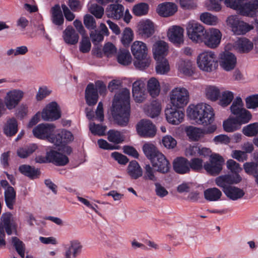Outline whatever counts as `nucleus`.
Here are the masks:
<instances>
[{
  "instance_id": "nucleus-39",
  "label": "nucleus",
  "mask_w": 258,
  "mask_h": 258,
  "mask_svg": "<svg viewBox=\"0 0 258 258\" xmlns=\"http://www.w3.org/2000/svg\"><path fill=\"white\" fill-rule=\"evenodd\" d=\"M118 62L123 66H128L132 62V57L128 50L120 49L117 55Z\"/></svg>"
},
{
  "instance_id": "nucleus-53",
  "label": "nucleus",
  "mask_w": 258,
  "mask_h": 258,
  "mask_svg": "<svg viewBox=\"0 0 258 258\" xmlns=\"http://www.w3.org/2000/svg\"><path fill=\"white\" fill-rule=\"evenodd\" d=\"M238 122L236 120L234 117L229 118L224 121L223 123V128L225 131L227 132H233L237 130V125Z\"/></svg>"
},
{
  "instance_id": "nucleus-17",
  "label": "nucleus",
  "mask_w": 258,
  "mask_h": 258,
  "mask_svg": "<svg viewBox=\"0 0 258 258\" xmlns=\"http://www.w3.org/2000/svg\"><path fill=\"white\" fill-rule=\"evenodd\" d=\"M47 162L52 163L56 166H64L69 162L68 157L60 151L51 149L46 152Z\"/></svg>"
},
{
  "instance_id": "nucleus-3",
  "label": "nucleus",
  "mask_w": 258,
  "mask_h": 258,
  "mask_svg": "<svg viewBox=\"0 0 258 258\" xmlns=\"http://www.w3.org/2000/svg\"><path fill=\"white\" fill-rule=\"evenodd\" d=\"M133 55L136 59L134 62L135 66L141 70L149 67L151 58L148 54V48L146 44L140 41H135L131 46Z\"/></svg>"
},
{
  "instance_id": "nucleus-22",
  "label": "nucleus",
  "mask_w": 258,
  "mask_h": 258,
  "mask_svg": "<svg viewBox=\"0 0 258 258\" xmlns=\"http://www.w3.org/2000/svg\"><path fill=\"white\" fill-rule=\"evenodd\" d=\"M155 32L154 24L149 20L140 21L137 26L138 35L144 38H147L153 35Z\"/></svg>"
},
{
  "instance_id": "nucleus-9",
  "label": "nucleus",
  "mask_w": 258,
  "mask_h": 258,
  "mask_svg": "<svg viewBox=\"0 0 258 258\" xmlns=\"http://www.w3.org/2000/svg\"><path fill=\"white\" fill-rule=\"evenodd\" d=\"M224 162L223 158L218 154L213 153L210 156L209 160L204 164V169L212 176L220 174Z\"/></svg>"
},
{
  "instance_id": "nucleus-34",
  "label": "nucleus",
  "mask_w": 258,
  "mask_h": 258,
  "mask_svg": "<svg viewBox=\"0 0 258 258\" xmlns=\"http://www.w3.org/2000/svg\"><path fill=\"white\" fill-rule=\"evenodd\" d=\"M127 173L134 179H137L143 175V170L139 164L135 160L130 162L127 168Z\"/></svg>"
},
{
  "instance_id": "nucleus-44",
  "label": "nucleus",
  "mask_w": 258,
  "mask_h": 258,
  "mask_svg": "<svg viewBox=\"0 0 258 258\" xmlns=\"http://www.w3.org/2000/svg\"><path fill=\"white\" fill-rule=\"evenodd\" d=\"M143 150L146 157L151 161L158 154L160 153L156 147L152 144H145Z\"/></svg>"
},
{
  "instance_id": "nucleus-51",
  "label": "nucleus",
  "mask_w": 258,
  "mask_h": 258,
  "mask_svg": "<svg viewBox=\"0 0 258 258\" xmlns=\"http://www.w3.org/2000/svg\"><path fill=\"white\" fill-rule=\"evenodd\" d=\"M243 134L247 137H253L258 134V122L249 124L243 127Z\"/></svg>"
},
{
  "instance_id": "nucleus-29",
  "label": "nucleus",
  "mask_w": 258,
  "mask_h": 258,
  "mask_svg": "<svg viewBox=\"0 0 258 258\" xmlns=\"http://www.w3.org/2000/svg\"><path fill=\"white\" fill-rule=\"evenodd\" d=\"M177 10V6L175 4L170 2L160 4L157 8L159 15L164 17L172 16Z\"/></svg>"
},
{
  "instance_id": "nucleus-7",
  "label": "nucleus",
  "mask_w": 258,
  "mask_h": 258,
  "mask_svg": "<svg viewBox=\"0 0 258 258\" xmlns=\"http://www.w3.org/2000/svg\"><path fill=\"white\" fill-rule=\"evenodd\" d=\"M170 102L173 107L181 108L189 102V94L188 90L183 87L174 88L170 93Z\"/></svg>"
},
{
  "instance_id": "nucleus-18",
  "label": "nucleus",
  "mask_w": 258,
  "mask_h": 258,
  "mask_svg": "<svg viewBox=\"0 0 258 258\" xmlns=\"http://www.w3.org/2000/svg\"><path fill=\"white\" fill-rule=\"evenodd\" d=\"M165 114L167 121L172 124H178L182 122L184 116V113L177 109V108L167 106L165 110Z\"/></svg>"
},
{
  "instance_id": "nucleus-49",
  "label": "nucleus",
  "mask_w": 258,
  "mask_h": 258,
  "mask_svg": "<svg viewBox=\"0 0 258 258\" xmlns=\"http://www.w3.org/2000/svg\"><path fill=\"white\" fill-rule=\"evenodd\" d=\"M145 172L143 175V178L145 180H151L156 182L158 178L155 175L156 170H154L149 164H146L144 167Z\"/></svg>"
},
{
  "instance_id": "nucleus-59",
  "label": "nucleus",
  "mask_w": 258,
  "mask_h": 258,
  "mask_svg": "<svg viewBox=\"0 0 258 258\" xmlns=\"http://www.w3.org/2000/svg\"><path fill=\"white\" fill-rule=\"evenodd\" d=\"M91 44L89 37L87 36H82V39L80 43L79 50L84 53H88L91 49Z\"/></svg>"
},
{
  "instance_id": "nucleus-41",
  "label": "nucleus",
  "mask_w": 258,
  "mask_h": 258,
  "mask_svg": "<svg viewBox=\"0 0 258 258\" xmlns=\"http://www.w3.org/2000/svg\"><path fill=\"white\" fill-rule=\"evenodd\" d=\"M147 89L153 97L158 96L160 91L159 83L157 79L152 78L148 81Z\"/></svg>"
},
{
  "instance_id": "nucleus-11",
  "label": "nucleus",
  "mask_w": 258,
  "mask_h": 258,
  "mask_svg": "<svg viewBox=\"0 0 258 258\" xmlns=\"http://www.w3.org/2000/svg\"><path fill=\"white\" fill-rule=\"evenodd\" d=\"M24 93L19 89H13L8 92L4 98L7 108L12 110L16 107L24 97Z\"/></svg>"
},
{
  "instance_id": "nucleus-56",
  "label": "nucleus",
  "mask_w": 258,
  "mask_h": 258,
  "mask_svg": "<svg viewBox=\"0 0 258 258\" xmlns=\"http://www.w3.org/2000/svg\"><path fill=\"white\" fill-rule=\"evenodd\" d=\"M12 243L17 252L22 257L25 256V244L17 237H12Z\"/></svg>"
},
{
  "instance_id": "nucleus-45",
  "label": "nucleus",
  "mask_w": 258,
  "mask_h": 258,
  "mask_svg": "<svg viewBox=\"0 0 258 258\" xmlns=\"http://www.w3.org/2000/svg\"><path fill=\"white\" fill-rule=\"evenodd\" d=\"M220 93V90L216 86H209L205 89V94L207 98L213 101L218 100Z\"/></svg>"
},
{
  "instance_id": "nucleus-63",
  "label": "nucleus",
  "mask_w": 258,
  "mask_h": 258,
  "mask_svg": "<svg viewBox=\"0 0 258 258\" xmlns=\"http://www.w3.org/2000/svg\"><path fill=\"white\" fill-rule=\"evenodd\" d=\"M226 165L227 168L230 170L234 174H238V173L241 170L239 163L232 159H229L227 161Z\"/></svg>"
},
{
  "instance_id": "nucleus-19",
  "label": "nucleus",
  "mask_w": 258,
  "mask_h": 258,
  "mask_svg": "<svg viewBox=\"0 0 258 258\" xmlns=\"http://www.w3.org/2000/svg\"><path fill=\"white\" fill-rule=\"evenodd\" d=\"M220 65L226 71H230L234 69L237 62L235 55L229 51H225L220 54Z\"/></svg>"
},
{
  "instance_id": "nucleus-55",
  "label": "nucleus",
  "mask_w": 258,
  "mask_h": 258,
  "mask_svg": "<svg viewBox=\"0 0 258 258\" xmlns=\"http://www.w3.org/2000/svg\"><path fill=\"white\" fill-rule=\"evenodd\" d=\"M189 163L190 170L200 172L204 168L203 160L201 158H194L189 161Z\"/></svg>"
},
{
  "instance_id": "nucleus-1",
  "label": "nucleus",
  "mask_w": 258,
  "mask_h": 258,
  "mask_svg": "<svg viewBox=\"0 0 258 258\" xmlns=\"http://www.w3.org/2000/svg\"><path fill=\"white\" fill-rule=\"evenodd\" d=\"M130 92L126 88L115 94L112 103V115L120 126H126L130 115Z\"/></svg>"
},
{
  "instance_id": "nucleus-38",
  "label": "nucleus",
  "mask_w": 258,
  "mask_h": 258,
  "mask_svg": "<svg viewBox=\"0 0 258 258\" xmlns=\"http://www.w3.org/2000/svg\"><path fill=\"white\" fill-rule=\"evenodd\" d=\"M19 170L22 174L32 179L37 177L40 174V171L38 169L28 165H21Z\"/></svg>"
},
{
  "instance_id": "nucleus-46",
  "label": "nucleus",
  "mask_w": 258,
  "mask_h": 258,
  "mask_svg": "<svg viewBox=\"0 0 258 258\" xmlns=\"http://www.w3.org/2000/svg\"><path fill=\"white\" fill-rule=\"evenodd\" d=\"M108 140L109 142L118 144L124 141V137L119 131L110 130L107 133Z\"/></svg>"
},
{
  "instance_id": "nucleus-13",
  "label": "nucleus",
  "mask_w": 258,
  "mask_h": 258,
  "mask_svg": "<svg viewBox=\"0 0 258 258\" xmlns=\"http://www.w3.org/2000/svg\"><path fill=\"white\" fill-rule=\"evenodd\" d=\"M227 22L231 26L232 31L236 35H243L253 29V26L243 21H240L234 16H230Z\"/></svg>"
},
{
  "instance_id": "nucleus-42",
  "label": "nucleus",
  "mask_w": 258,
  "mask_h": 258,
  "mask_svg": "<svg viewBox=\"0 0 258 258\" xmlns=\"http://www.w3.org/2000/svg\"><path fill=\"white\" fill-rule=\"evenodd\" d=\"M37 149L36 144H30L18 149L17 151V155L21 158H26L34 152Z\"/></svg>"
},
{
  "instance_id": "nucleus-36",
  "label": "nucleus",
  "mask_w": 258,
  "mask_h": 258,
  "mask_svg": "<svg viewBox=\"0 0 258 258\" xmlns=\"http://www.w3.org/2000/svg\"><path fill=\"white\" fill-rule=\"evenodd\" d=\"M222 195V192L216 187L209 188L204 192V198L208 201H218Z\"/></svg>"
},
{
  "instance_id": "nucleus-16",
  "label": "nucleus",
  "mask_w": 258,
  "mask_h": 258,
  "mask_svg": "<svg viewBox=\"0 0 258 258\" xmlns=\"http://www.w3.org/2000/svg\"><path fill=\"white\" fill-rule=\"evenodd\" d=\"M242 178L239 174H226L217 177L215 183L217 186L222 188L223 191L228 188L229 184H236L240 182Z\"/></svg>"
},
{
  "instance_id": "nucleus-48",
  "label": "nucleus",
  "mask_w": 258,
  "mask_h": 258,
  "mask_svg": "<svg viewBox=\"0 0 258 258\" xmlns=\"http://www.w3.org/2000/svg\"><path fill=\"white\" fill-rule=\"evenodd\" d=\"M200 20L204 23L209 25H215L218 22V18L208 12L202 13L200 15Z\"/></svg>"
},
{
  "instance_id": "nucleus-26",
  "label": "nucleus",
  "mask_w": 258,
  "mask_h": 258,
  "mask_svg": "<svg viewBox=\"0 0 258 258\" xmlns=\"http://www.w3.org/2000/svg\"><path fill=\"white\" fill-rule=\"evenodd\" d=\"M174 170L178 174H183L190 172L189 161L184 157H177L173 162Z\"/></svg>"
},
{
  "instance_id": "nucleus-58",
  "label": "nucleus",
  "mask_w": 258,
  "mask_h": 258,
  "mask_svg": "<svg viewBox=\"0 0 258 258\" xmlns=\"http://www.w3.org/2000/svg\"><path fill=\"white\" fill-rule=\"evenodd\" d=\"M134 37L133 32L130 28H126L123 31L121 42L124 46H128L132 41Z\"/></svg>"
},
{
  "instance_id": "nucleus-6",
  "label": "nucleus",
  "mask_w": 258,
  "mask_h": 258,
  "mask_svg": "<svg viewBox=\"0 0 258 258\" xmlns=\"http://www.w3.org/2000/svg\"><path fill=\"white\" fill-rule=\"evenodd\" d=\"M106 91V88L104 83L101 81H98L95 83V87L93 83H89L85 90V99L87 104L89 106L95 105L98 99V93L100 95H104Z\"/></svg>"
},
{
  "instance_id": "nucleus-2",
  "label": "nucleus",
  "mask_w": 258,
  "mask_h": 258,
  "mask_svg": "<svg viewBox=\"0 0 258 258\" xmlns=\"http://www.w3.org/2000/svg\"><path fill=\"white\" fill-rule=\"evenodd\" d=\"M187 112L189 116L199 124L207 125L211 124L214 120L212 107L205 103L189 106Z\"/></svg>"
},
{
  "instance_id": "nucleus-57",
  "label": "nucleus",
  "mask_w": 258,
  "mask_h": 258,
  "mask_svg": "<svg viewBox=\"0 0 258 258\" xmlns=\"http://www.w3.org/2000/svg\"><path fill=\"white\" fill-rule=\"evenodd\" d=\"M89 129L93 134L102 136L105 134V133L106 130V126L92 122L90 124Z\"/></svg>"
},
{
  "instance_id": "nucleus-52",
  "label": "nucleus",
  "mask_w": 258,
  "mask_h": 258,
  "mask_svg": "<svg viewBox=\"0 0 258 258\" xmlns=\"http://www.w3.org/2000/svg\"><path fill=\"white\" fill-rule=\"evenodd\" d=\"M234 98L233 93L229 91H225L222 93L219 104L223 107L229 105Z\"/></svg>"
},
{
  "instance_id": "nucleus-28",
  "label": "nucleus",
  "mask_w": 258,
  "mask_h": 258,
  "mask_svg": "<svg viewBox=\"0 0 258 258\" xmlns=\"http://www.w3.org/2000/svg\"><path fill=\"white\" fill-rule=\"evenodd\" d=\"M106 14L108 18L119 20L123 16L124 7L121 4H111L107 8Z\"/></svg>"
},
{
  "instance_id": "nucleus-54",
  "label": "nucleus",
  "mask_w": 258,
  "mask_h": 258,
  "mask_svg": "<svg viewBox=\"0 0 258 258\" xmlns=\"http://www.w3.org/2000/svg\"><path fill=\"white\" fill-rule=\"evenodd\" d=\"M149 9L148 4L140 3L135 5L133 9V14L137 16H141L147 14Z\"/></svg>"
},
{
  "instance_id": "nucleus-47",
  "label": "nucleus",
  "mask_w": 258,
  "mask_h": 258,
  "mask_svg": "<svg viewBox=\"0 0 258 258\" xmlns=\"http://www.w3.org/2000/svg\"><path fill=\"white\" fill-rule=\"evenodd\" d=\"M245 172L253 178L258 174V165L254 162H247L243 164Z\"/></svg>"
},
{
  "instance_id": "nucleus-25",
  "label": "nucleus",
  "mask_w": 258,
  "mask_h": 258,
  "mask_svg": "<svg viewBox=\"0 0 258 258\" xmlns=\"http://www.w3.org/2000/svg\"><path fill=\"white\" fill-rule=\"evenodd\" d=\"M83 245L78 240H73L70 241L69 246L66 249L64 258H76L82 251Z\"/></svg>"
},
{
  "instance_id": "nucleus-61",
  "label": "nucleus",
  "mask_w": 258,
  "mask_h": 258,
  "mask_svg": "<svg viewBox=\"0 0 258 258\" xmlns=\"http://www.w3.org/2000/svg\"><path fill=\"white\" fill-rule=\"evenodd\" d=\"M246 106L248 109H255L258 107V94L252 95L246 98Z\"/></svg>"
},
{
  "instance_id": "nucleus-14",
  "label": "nucleus",
  "mask_w": 258,
  "mask_h": 258,
  "mask_svg": "<svg viewBox=\"0 0 258 258\" xmlns=\"http://www.w3.org/2000/svg\"><path fill=\"white\" fill-rule=\"evenodd\" d=\"M139 135L145 138H152L155 136L156 128L151 121L142 119L137 125Z\"/></svg>"
},
{
  "instance_id": "nucleus-31",
  "label": "nucleus",
  "mask_w": 258,
  "mask_h": 258,
  "mask_svg": "<svg viewBox=\"0 0 258 258\" xmlns=\"http://www.w3.org/2000/svg\"><path fill=\"white\" fill-rule=\"evenodd\" d=\"M224 193L228 198L233 201L240 199L245 195V192L242 189L232 185L226 188Z\"/></svg>"
},
{
  "instance_id": "nucleus-37",
  "label": "nucleus",
  "mask_w": 258,
  "mask_h": 258,
  "mask_svg": "<svg viewBox=\"0 0 258 258\" xmlns=\"http://www.w3.org/2000/svg\"><path fill=\"white\" fill-rule=\"evenodd\" d=\"M185 132L187 137L192 141H198L204 137L202 129L193 126L187 127Z\"/></svg>"
},
{
  "instance_id": "nucleus-23",
  "label": "nucleus",
  "mask_w": 258,
  "mask_h": 258,
  "mask_svg": "<svg viewBox=\"0 0 258 258\" xmlns=\"http://www.w3.org/2000/svg\"><path fill=\"white\" fill-rule=\"evenodd\" d=\"M183 32L184 30L181 27L173 26L168 29L167 36L171 42L179 46L183 43Z\"/></svg>"
},
{
  "instance_id": "nucleus-60",
  "label": "nucleus",
  "mask_w": 258,
  "mask_h": 258,
  "mask_svg": "<svg viewBox=\"0 0 258 258\" xmlns=\"http://www.w3.org/2000/svg\"><path fill=\"white\" fill-rule=\"evenodd\" d=\"M222 0H208L206 2L207 8L209 11L219 12L222 9Z\"/></svg>"
},
{
  "instance_id": "nucleus-40",
  "label": "nucleus",
  "mask_w": 258,
  "mask_h": 258,
  "mask_svg": "<svg viewBox=\"0 0 258 258\" xmlns=\"http://www.w3.org/2000/svg\"><path fill=\"white\" fill-rule=\"evenodd\" d=\"M178 69L186 76H191L194 73L192 62L189 60H180L178 62Z\"/></svg>"
},
{
  "instance_id": "nucleus-8",
  "label": "nucleus",
  "mask_w": 258,
  "mask_h": 258,
  "mask_svg": "<svg viewBox=\"0 0 258 258\" xmlns=\"http://www.w3.org/2000/svg\"><path fill=\"white\" fill-rule=\"evenodd\" d=\"M186 29L187 35L190 40L197 43L202 42L207 31L202 24L191 20L187 23Z\"/></svg>"
},
{
  "instance_id": "nucleus-62",
  "label": "nucleus",
  "mask_w": 258,
  "mask_h": 258,
  "mask_svg": "<svg viewBox=\"0 0 258 258\" xmlns=\"http://www.w3.org/2000/svg\"><path fill=\"white\" fill-rule=\"evenodd\" d=\"M90 12L97 18H102L104 14V9L102 6L94 4L91 5L89 8Z\"/></svg>"
},
{
  "instance_id": "nucleus-32",
  "label": "nucleus",
  "mask_w": 258,
  "mask_h": 258,
  "mask_svg": "<svg viewBox=\"0 0 258 258\" xmlns=\"http://www.w3.org/2000/svg\"><path fill=\"white\" fill-rule=\"evenodd\" d=\"M63 38L67 44L75 45L78 43L79 36L72 26H68L63 32Z\"/></svg>"
},
{
  "instance_id": "nucleus-5",
  "label": "nucleus",
  "mask_w": 258,
  "mask_h": 258,
  "mask_svg": "<svg viewBox=\"0 0 258 258\" xmlns=\"http://www.w3.org/2000/svg\"><path fill=\"white\" fill-rule=\"evenodd\" d=\"M231 113L239 125L248 122L251 119L250 112L243 107V103L240 97H236L230 106Z\"/></svg>"
},
{
  "instance_id": "nucleus-12",
  "label": "nucleus",
  "mask_w": 258,
  "mask_h": 258,
  "mask_svg": "<svg viewBox=\"0 0 258 258\" xmlns=\"http://www.w3.org/2000/svg\"><path fill=\"white\" fill-rule=\"evenodd\" d=\"M1 219L2 223H0V234L5 235L4 229L9 235H11L13 231H16L17 226L11 213H3Z\"/></svg>"
},
{
  "instance_id": "nucleus-43",
  "label": "nucleus",
  "mask_w": 258,
  "mask_h": 258,
  "mask_svg": "<svg viewBox=\"0 0 258 258\" xmlns=\"http://www.w3.org/2000/svg\"><path fill=\"white\" fill-rule=\"evenodd\" d=\"M241 13L246 16L254 17L257 10L252 2H249L244 4L243 6L240 5Z\"/></svg>"
},
{
  "instance_id": "nucleus-15",
  "label": "nucleus",
  "mask_w": 258,
  "mask_h": 258,
  "mask_svg": "<svg viewBox=\"0 0 258 258\" xmlns=\"http://www.w3.org/2000/svg\"><path fill=\"white\" fill-rule=\"evenodd\" d=\"M61 116V112L58 104L55 102L48 104L41 113L42 118L46 121H54Z\"/></svg>"
},
{
  "instance_id": "nucleus-64",
  "label": "nucleus",
  "mask_w": 258,
  "mask_h": 258,
  "mask_svg": "<svg viewBox=\"0 0 258 258\" xmlns=\"http://www.w3.org/2000/svg\"><path fill=\"white\" fill-rule=\"evenodd\" d=\"M84 23L86 27L89 30H95L96 28V23L93 16L86 15L84 17Z\"/></svg>"
},
{
  "instance_id": "nucleus-10",
  "label": "nucleus",
  "mask_w": 258,
  "mask_h": 258,
  "mask_svg": "<svg viewBox=\"0 0 258 258\" xmlns=\"http://www.w3.org/2000/svg\"><path fill=\"white\" fill-rule=\"evenodd\" d=\"M222 38V33L219 29L210 28L206 31V34L202 40L208 47L214 49L218 47Z\"/></svg>"
},
{
  "instance_id": "nucleus-4",
  "label": "nucleus",
  "mask_w": 258,
  "mask_h": 258,
  "mask_svg": "<svg viewBox=\"0 0 258 258\" xmlns=\"http://www.w3.org/2000/svg\"><path fill=\"white\" fill-rule=\"evenodd\" d=\"M197 62L198 67L207 72H211L218 67L216 55L212 51L201 53L197 57Z\"/></svg>"
},
{
  "instance_id": "nucleus-35",
  "label": "nucleus",
  "mask_w": 258,
  "mask_h": 258,
  "mask_svg": "<svg viewBox=\"0 0 258 258\" xmlns=\"http://www.w3.org/2000/svg\"><path fill=\"white\" fill-rule=\"evenodd\" d=\"M18 131V123L15 118L8 119L4 127V133L7 136L12 137Z\"/></svg>"
},
{
  "instance_id": "nucleus-27",
  "label": "nucleus",
  "mask_w": 258,
  "mask_h": 258,
  "mask_svg": "<svg viewBox=\"0 0 258 258\" xmlns=\"http://www.w3.org/2000/svg\"><path fill=\"white\" fill-rule=\"evenodd\" d=\"M168 44L163 41H158L153 46V52L155 59L159 61L167 54Z\"/></svg>"
},
{
  "instance_id": "nucleus-33",
  "label": "nucleus",
  "mask_w": 258,
  "mask_h": 258,
  "mask_svg": "<svg viewBox=\"0 0 258 258\" xmlns=\"http://www.w3.org/2000/svg\"><path fill=\"white\" fill-rule=\"evenodd\" d=\"M4 198L7 207L13 210L16 202V192L12 186H8L5 189Z\"/></svg>"
},
{
  "instance_id": "nucleus-50",
  "label": "nucleus",
  "mask_w": 258,
  "mask_h": 258,
  "mask_svg": "<svg viewBox=\"0 0 258 258\" xmlns=\"http://www.w3.org/2000/svg\"><path fill=\"white\" fill-rule=\"evenodd\" d=\"M157 64L156 67V71L157 74L163 75L169 72L170 67L168 61L166 58H161L157 61Z\"/></svg>"
},
{
  "instance_id": "nucleus-20",
  "label": "nucleus",
  "mask_w": 258,
  "mask_h": 258,
  "mask_svg": "<svg viewBox=\"0 0 258 258\" xmlns=\"http://www.w3.org/2000/svg\"><path fill=\"white\" fill-rule=\"evenodd\" d=\"M55 126L53 124H39L33 130V134L36 138L38 139L49 138Z\"/></svg>"
},
{
  "instance_id": "nucleus-24",
  "label": "nucleus",
  "mask_w": 258,
  "mask_h": 258,
  "mask_svg": "<svg viewBox=\"0 0 258 258\" xmlns=\"http://www.w3.org/2000/svg\"><path fill=\"white\" fill-rule=\"evenodd\" d=\"M51 21L52 23L56 26L59 30L63 28L64 18L59 4L55 5L51 8Z\"/></svg>"
},
{
  "instance_id": "nucleus-21",
  "label": "nucleus",
  "mask_w": 258,
  "mask_h": 258,
  "mask_svg": "<svg viewBox=\"0 0 258 258\" xmlns=\"http://www.w3.org/2000/svg\"><path fill=\"white\" fill-rule=\"evenodd\" d=\"M151 162L152 166L157 168V171L163 174L169 171L170 163L162 153H158Z\"/></svg>"
},
{
  "instance_id": "nucleus-30",
  "label": "nucleus",
  "mask_w": 258,
  "mask_h": 258,
  "mask_svg": "<svg viewBox=\"0 0 258 258\" xmlns=\"http://www.w3.org/2000/svg\"><path fill=\"white\" fill-rule=\"evenodd\" d=\"M234 47L240 53H246L253 49V44L248 39L243 37L235 41Z\"/></svg>"
}]
</instances>
